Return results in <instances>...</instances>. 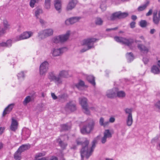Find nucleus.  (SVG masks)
Segmentation results:
<instances>
[{
    "mask_svg": "<svg viewBox=\"0 0 160 160\" xmlns=\"http://www.w3.org/2000/svg\"><path fill=\"white\" fill-rule=\"evenodd\" d=\"M98 138L99 136H98L93 140L92 142V146L90 148H88V146L89 143V141L88 140L85 141L83 143L78 140H77V143L78 145L82 144L83 146L81 150V160H83L84 158L85 157H86L87 159H88L91 155Z\"/></svg>",
    "mask_w": 160,
    "mask_h": 160,
    "instance_id": "nucleus-1",
    "label": "nucleus"
},
{
    "mask_svg": "<svg viewBox=\"0 0 160 160\" xmlns=\"http://www.w3.org/2000/svg\"><path fill=\"white\" fill-rule=\"evenodd\" d=\"M98 40L97 39L93 38H88L84 39L82 41V45L87 46L81 50V52H84L94 47V43Z\"/></svg>",
    "mask_w": 160,
    "mask_h": 160,
    "instance_id": "nucleus-2",
    "label": "nucleus"
},
{
    "mask_svg": "<svg viewBox=\"0 0 160 160\" xmlns=\"http://www.w3.org/2000/svg\"><path fill=\"white\" fill-rule=\"evenodd\" d=\"M70 32L68 31L64 35H61L53 37L52 39V41L55 43L63 42L66 41L68 39Z\"/></svg>",
    "mask_w": 160,
    "mask_h": 160,
    "instance_id": "nucleus-3",
    "label": "nucleus"
},
{
    "mask_svg": "<svg viewBox=\"0 0 160 160\" xmlns=\"http://www.w3.org/2000/svg\"><path fill=\"white\" fill-rule=\"evenodd\" d=\"M94 124L92 120L89 122L88 121L85 122L82 128L81 129V133L86 134L90 133L93 129Z\"/></svg>",
    "mask_w": 160,
    "mask_h": 160,
    "instance_id": "nucleus-4",
    "label": "nucleus"
},
{
    "mask_svg": "<svg viewBox=\"0 0 160 160\" xmlns=\"http://www.w3.org/2000/svg\"><path fill=\"white\" fill-rule=\"evenodd\" d=\"M114 39L116 42L121 43L128 47H130L134 42V40L132 38H126L116 36L114 37Z\"/></svg>",
    "mask_w": 160,
    "mask_h": 160,
    "instance_id": "nucleus-5",
    "label": "nucleus"
},
{
    "mask_svg": "<svg viewBox=\"0 0 160 160\" xmlns=\"http://www.w3.org/2000/svg\"><path fill=\"white\" fill-rule=\"evenodd\" d=\"M125 114L127 115L126 122L127 125L129 127L131 126L133 122L132 117V109L127 108L124 109Z\"/></svg>",
    "mask_w": 160,
    "mask_h": 160,
    "instance_id": "nucleus-6",
    "label": "nucleus"
},
{
    "mask_svg": "<svg viewBox=\"0 0 160 160\" xmlns=\"http://www.w3.org/2000/svg\"><path fill=\"white\" fill-rule=\"evenodd\" d=\"M79 100L84 113L87 114H90V112L88 108L87 99L84 97L80 98H79Z\"/></svg>",
    "mask_w": 160,
    "mask_h": 160,
    "instance_id": "nucleus-7",
    "label": "nucleus"
},
{
    "mask_svg": "<svg viewBox=\"0 0 160 160\" xmlns=\"http://www.w3.org/2000/svg\"><path fill=\"white\" fill-rule=\"evenodd\" d=\"M33 33V32L31 31L25 32L20 35L17 36L14 39V41H18L28 39L31 37Z\"/></svg>",
    "mask_w": 160,
    "mask_h": 160,
    "instance_id": "nucleus-8",
    "label": "nucleus"
},
{
    "mask_svg": "<svg viewBox=\"0 0 160 160\" xmlns=\"http://www.w3.org/2000/svg\"><path fill=\"white\" fill-rule=\"evenodd\" d=\"M53 31L51 28L47 29L40 31L38 33V37L41 39L52 35Z\"/></svg>",
    "mask_w": 160,
    "mask_h": 160,
    "instance_id": "nucleus-9",
    "label": "nucleus"
},
{
    "mask_svg": "<svg viewBox=\"0 0 160 160\" xmlns=\"http://www.w3.org/2000/svg\"><path fill=\"white\" fill-rule=\"evenodd\" d=\"M48 78L51 82L54 81L57 85H61V80L58 75L56 76L53 72H50L48 74Z\"/></svg>",
    "mask_w": 160,
    "mask_h": 160,
    "instance_id": "nucleus-10",
    "label": "nucleus"
},
{
    "mask_svg": "<svg viewBox=\"0 0 160 160\" xmlns=\"http://www.w3.org/2000/svg\"><path fill=\"white\" fill-rule=\"evenodd\" d=\"M49 64L47 61L42 62L40 65L39 71L41 76H43L45 75L46 73L48 70Z\"/></svg>",
    "mask_w": 160,
    "mask_h": 160,
    "instance_id": "nucleus-11",
    "label": "nucleus"
},
{
    "mask_svg": "<svg viewBox=\"0 0 160 160\" xmlns=\"http://www.w3.org/2000/svg\"><path fill=\"white\" fill-rule=\"evenodd\" d=\"M65 49L66 48L65 47L58 48H54L52 49L51 52L52 56H58L61 55Z\"/></svg>",
    "mask_w": 160,
    "mask_h": 160,
    "instance_id": "nucleus-12",
    "label": "nucleus"
},
{
    "mask_svg": "<svg viewBox=\"0 0 160 160\" xmlns=\"http://www.w3.org/2000/svg\"><path fill=\"white\" fill-rule=\"evenodd\" d=\"M112 134L109 130H105L103 132V136L101 139V142L103 144L105 143L106 142L107 139L112 138Z\"/></svg>",
    "mask_w": 160,
    "mask_h": 160,
    "instance_id": "nucleus-13",
    "label": "nucleus"
},
{
    "mask_svg": "<svg viewBox=\"0 0 160 160\" xmlns=\"http://www.w3.org/2000/svg\"><path fill=\"white\" fill-rule=\"evenodd\" d=\"M18 124L17 121L14 117L12 118L11 124L10 127V130L15 132L18 129Z\"/></svg>",
    "mask_w": 160,
    "mask_h": 160,
    "instance_id": "nucleus-14",
    "label": "nucleus"
},
{
    "mask_svg": "<svg viewBox=\"0 0 160 160\" xmlns=\"http://www.w3.org/2000/svg\"><path fill=\"white\" fill-rule=\"evenodd\" d=\"M81 18L80 17H73L66 20L65 23L67 25L72 24L78 22Z\"/></svg>",
    "mask_w": 160,
    "mask_h": 160,
    "instance_id": "nucleus-15",
    "label": "nucleus"
},
{
    "mask_svg": "<svg viewBox=\"0 0 160 160\" xmlns=\"http://www.w3.org/2000/svg\"><path fill=\"white\" fill-rule=\"evenodd\" d=\"M58 77L61 80V84L62 83V78H67L69 77L68 71L66 70H62L60 71L58 75Z\"/></svg>",
    "mask_w": 160,
    "mask_h": 160,
    "instance_id": "nucleus-16",
    "label": "nucleus"
},
{
    "mask_svg": "<svg viewBox=\"0 0 160 160\" xmlns=\"http://www.w3.org/2000/svg\"><path fill=\"white\" fill-rule=\"evenodd\" d=\"M77 0H70L67 7L68 10H71L73 9L75 7L78 3Z\"/></svg>",
    "mask_w": 160,
    "mask_h": 160,
    "instance_id": "nucleus-17",
    "label": "nucleus"
},
{
    "mask_svg": "<svg viewBox=\"0 0 160 160\" xmlns=\"http://www.w3.org/2000/svg\"><path fill=\"white\" fill-rule=\"evenodd\" d=\"M31 133L30 130L28 128H24L22 130V137L25 139H26L30 136Z\"/></svg>",
    "mask_w": 160,
    "mask_h": 160,
    "instance_id": "nucleus-18",
    "label": "nucleus"
},
{
    "mask_svg": "<svg viewBox=\"0 0 160 160\" xmlns=\"http://www.w3.org/2000/svg\"><path fill=\"white\" fill-rule=\"evenodd\" d=\"M66 108L72 111H74L76 109V105L72 101L68 103L66 106Z\"/></svg>",
    "mask_w": 160,
    "mask_h": 160,
    "instance_id": "nucleus-19",
    "label": "nucleus"
},
{
    "mask_svg": "<svg viewBox=\"0 0 160 160\" xmlns=\"http://www.w3.org/2000/svg\"><path fill=\"white\" fill-rule=\"evenodd\" d=\"M14 104H11L9 105L3 111L2 116H4L6 114L9 113L13 108Z\"/></svg>",
    "mask_w": 160,
    "mask_h": 160,
    "instance_id": "nucleus-20",
    "label": "nucleus"
},
{
    "mask_svg": "<svg viewBox=\"0 0 160 160\" xmlns=\"http://www.w3.org/2000/svg\"><path fill=\"white\" fill-rule=\"evenodd\" d=\"M106 96L109 98H112L116 97L115 89L108 90L106 93Z\"/></svg>",
    "mask_w": 160,
    "mask_h": 160,
    "instance_id": "nucleus-21",
    "label": "nucleus"
},
{
    "mask_svg": "<svg viewBox=\"0 0 160 160\" xmlns=\"http://www.w3.org/2000/svg\"><path fill=\"white\" fill-rule=\"evenodd\" d=\"M138 47L141 52L143 53H147L148 52L149 48L143 45L139 44L138 45Z\"/></svg>",
    "mask_w": 160,
    "mask_h": 160,
    "instance_id": "nucleus-22",
    "label": "nucleus"
},
{
    "mask_svg": "<svg viewBox=\"0 0 160 160\" xmlns=\"http://www.w3.org/2000/svg\"><path fill=\"white\" fill-rule=\"evenodd\" d=\"M116 92V96L120 98H123L125 96V92L122 91H118L117 88H115Z\"/></svg>",
    "mask_w": 160,
    "mask_h": 160,
    "instance_id": "nucleus-23",
    "label": "nucleus"
},
{
    "mask_svg": "<svg viewBox=\"0 0 160 160\" xmlns=\"http://www.w3.org/2000/svg\"><path fill=\"white\" fill-rule=\"evenodd\" d=\"M30 146L29 144H23L21 146L18 150L21 153L30 148Z\"/></svg>",
    "mask_w": 160,
    "mask_h": 160,
    "instance_id": "nucleus-24",
    "label": "nucleus"
},
{
    "mask_svg": "<svg viewBox=\"0 0 160 160\" xmlns=\"http://www.w3.org/2000/svg\"><path fill=\"white\" fill-rule=\"evenodd\" d=\"M85 77L86 78L88 81L93 86L95 85V78L93 76L85 75Z\"/></svg>",
    "mask_w": 160,
    "mask_h": 160,
    "instance_id": "nucleus-25",
    "label": "nucleus"
},
{
    "mask_svg": "<svg viewBox=\"0 0 160 160\" xmlns=\"http://www.w3.org/2000/svg\"><path fill=\"white\" fill-rule=\"evenodd\" d=\"M54 6L57 10H60L61 8V0H55Z\"/></svg>",
    "mask_w": 160,
    "mask_h": 160,
    "instance_id": "nucleus-26",
    "label": "nucleus"
},
{
    "mask_svg": "<svg viewBox=\"0 0 160 160\" xmlns=\"http://www.w3.org/2000/svg\"><path fill=\"white\" fill-rule=\"evenodd\" d=\"M159 19H160V18H159L158 15V14H157V12H154L153 19L154 23L156 24H158L159 21Z\"/></svg>",
    "mask_w": 160,
    "mask_h": 160,
    "instance_id": "nucleus-27",
    "label": "nucleus"
},
{
    "mask_svg": "<svg viewBox=\"0 0 160 160\" xmlns=\"http://www.w3.org/2000/svg\"><path fill=\"white\" fill-rule=\"evenodd\" d=\"M117 19H119L118 12L112 13L109 17V19L112 21H114Z\"/></svg>",
    "mask_w": 160,
    "mask_h": 160,
    "instance_id": "nucleus-28",
    "label": "nucleus"
},
{
    "mask_svg": "<svg viewBox=\"0 0 160 160\" xmlns=\"http://www.w3.org/2000/svg\"><path fill=\"white\" fill-rule=\"evenodd\" d=\"M151 72L154 74H158L160 72V70L156 65H153L151 68Z\"/></svg>",
    "mask_w": 160,
    "mask_h": 160,
    "instance_id": "nucleus-29",
    "label": "nucleus"
},
{
    "mask_svg": "<svg viewBox=\"0 0 160 160\" xmlns=\"http://www.w3.org/2000/svg\"><path fill=\"white\" fill-rule=\"evenodd\" d=\"M61 127L62 131L68 130L70 128L71 125L70 123L62 124L61 125Z\"/></svg>",
    "mask_w": 160,
    "mask_h": 160,
    "instance_id": "nucleus-30",
    "label": "nucleus"
},
{
    "mask_svg": "<svg viewBox=\"0 0 160 160\" xmlns=\"http://www.w3.org/2000/svg\"><path fill=\"white\" fill-rule=\"evenodd\" d=\"M21 152L18 150L15 153L14 155V158L16 160H20Z\"/></svg>",
    "mask_w": 160,
    "mask_h": 160,
    "instance_id": "nucleus-31",
    "label": "nucleus"
},
{
    "mask_svg": "<svg viewBox=\"0 0 160 160\" xmlns=\"http://www.w3.org/2000/svg\"><path fill=\"white\" fill-rule=\"evenodd\" d=\"M126 57L128 62H131L134 59L133 54L131 53H127L126 54Z\"/></svg>",
    "mask_w": 160,
    "mask_h": 160,
    "instance_id": "nucleus-32",
    "label": "nucleus"
},
{
    "mask_svg": "<svg viewBox=\"0 0 160 160\" xmlns=\"http://www.w3.org/2000/svg\"><path fill=\"white\" fill-rule=\"evenodd\" d=\"M32 100V97L29 96H27L25 98L23 101V103L24 105H26L27 104L30 102Z\"/></svg>",
    "mask_w": 160,
    "mask_h": 160,
    "instance_id": "nucleus-33",
    "label": "nucleus"
},
{
    "mask_svg": "<svg viewBox=\"0 0 160 160\" xmlns=\"http://www.w3.org/2000/svg\"><path fill=\"white\" fill-rule=\"evenodd\" d=\"M85 86L84 82L82 80H80L76 84V87L78 89L80 90L81 88Z\"/></svg>",
    "mask_w": 160,
    "mask_h": 160,
    "instance_id": "nucleus-34",
    "label": "nucleus"
},
{
    "mask_svg": "<svg viewBox=\"0 0 160 160\" xmlns=\"http://www.w3.org/2000/svg\"><path fill=\"white\" fill-rule=\"evenodd\" d=\"M119 19L124 18L127 17L128 15V12H118Z\"/></svg>",
    "mask_w": 160,
    "mask_h": 160,
    "instance_id": "nucleus-35",
    "label": "nucleus"
},
{
    "mask_svg": "<svg viewBox=\"0 0 160 160\" xmlns=\"http://www.w3.org/2000/svg\"><path fill=\"white\" fill-rule=\"evenodd\" d=\"M103 21L100 18H96L95 23L96 25H101L102 24Z\"/></svg>",
    "mask_w": 160,
    "mask_h": 160,
    "instance_id": "nucleus-36",
    "label": "nucleus"
},
{
    "mask_svg": "<svg viewBox=\"0 0 160 160\" xmlns=\"http://www.w3.org/2000/svg\"><path fill=\"white\" fill-rule=\"evenodd\" d=\"M149 4V2H147L146 3L141 5V6L138 7V10H144L146 9V7L148 6Z\"/></svg>",
    "mask_w": 160,
    "mask_h": 160,
    "instance_id": "nucleus-37",
    "label": "nucleus"
},
{
    "mask_svg": "<svg viewBox=\"0 0 160 160\" xmlns=\"http://www.w3.org/2000/svg\"><path fill=\"white\" fill-rule=\"evenodd\" d=\"M139 25L141 27L144 28L147 26V22L145 20H142L139 22Z\"/></svg>",
    "mask_w": 160,
    "mask_h": 160,
    "instance_id": "nucleus-38",
    "label": "nucleus"
},
{
    "mask_svg": "<svg viewBox=\"0 0 160 160\" xmlns=\"http://www.w3.org/2000/svg\"><path fill=\"white\" fill-rule=\"evenodd\" d=\"M17 76L19 79H23L24 77V74L23 72H21L19 73H18Z\"/></svg>",
    "mask_w": 160,
    "mask_h": 160,
    "instance_id": "nucleus-39",
    "label": "nucleus"
},
{
    "mask_svg": "<svg viewBox=\"0 0 160 160\" xmlns=\"http://www.w3.org/2000/svg\"><path fill=\"white\" fill-rule=\"evenodd\" d=\"M5 43H6V47H9L11 46L12 42L11 40L9 39Z\"/></svg>",
    "mask_w": 160,
    "mask_h": 160,
    "instance_id": "nucleus-40",
    "label": "nucleus"
},
{
    "mask_svg": "<svg viewBox=\"0 0 160 160\" xmlns=\"http://www.w3.org/2000/svg\"><path fill=\"white\" fill-rule=\"evenodd\" d=\"M50 7V2L45 1V7L46 9H49Z\"/></svg>",
    "mask_w": 160,
    "mask_h": 160,
    "instance_id": "nucleus-41",
    "label": "nucleus"
},
{
    "mask_svg": "<svg viewBox=\"0 0 160 160\" xmlns=\"http://www.w3.org/2000/svg\"><path fill=\"white\" fill-rule=\"evenodd\" d=\"M39 0H31L30 2V6L32 8L34 7L35 3Z\"/></svg>",
    "mask_w": 160,
    "mask_h": 160,
    "instance_id": "nucleus-42",
    "label": "nucleus"
},
{
    "mask_svg": "<svg viewBox=\"0 0 160 160\" xmlns=\"http://www.w3.org/2000/svg\"><path fill=\"white\" fill-rule=\"evenodd\" d=\"M159 137L158 136H156L155 137L153 138L151 141V142L152 143L157 142L158 140Z\"/></svg>",
    "mask_w": 160,
    "mask_h": 160,
    "instance_id": "nucleus-43",
    "label": "nucleus"
},
{
    "mask_svg": "<svg viewBox=\"0 0 160 160\" xmlns=\"http://www.w3.org/2000/svg\"><path fill=\"white\" fill-rule=\"evenodd\" d=\"M42 13V11H36L35 14L36 17L38 18L40 14Z\"/></svg>",
    "mask_w": 160,
    "mask_h": 160,
    "instance_id": "nucleus-44",
    "label": "nucleus"
},
{
    "mask_svg": "<svg viewBox=\"0 0 160 160\" xmlns=\"http://www.w3.org/2000/svg\"><path fill=\"white\" fill-rule=\"evenodd\" d=\"M59 144L61 147L63 149L67 145L66 143H63L62 141H60L59 142Z\"/></svg>",
    "mask_w": 160,
    "mask_h": 160,
    "instance_id": "nucleus-45",
    "label": "nucleus"
},
{
    "mask_svg": "<svg viewBox=\"0 0 160 160\" xmlns=\"http://www.w3.org/2000/svg\"><path fill=\"white\" fill-rule=\"evenodd\" d=\"M44 155H45L44 153H37V154H36V155L35 156V158H36V159H38L37 158H38L43 156Z\"/></svg>",
    "mask_w": 160,
    "mask_h": 160,
    "instance_id": "nucleus-46",
    "label": "nucleus"
},
{
    "mask_svg": "<svg viewBox=\"0 0 160 160\" xmlns=\"http://www.w3.org/2000/svg\"><path fill=\"white\" fill-rule=\"evenodd\" d=\"M136 23L135 22L133 21L131 22L130 24V28H133L135 27Z\"/></svg>",
    "mask_w": 160,
    "mask_h": 160,
    "instance_id": "nucleus-47",
    "label": "nucleus"
},
{
    "mask_svg": "<svg viewBox=\"0 0 160 160\" xmlns=\"http://www.w3.org/2000/svg\"><path fill=\"white\" fill-rule=\"evenodd\" d=\"M104 123V118H102L101 117L99 120V123L100 125L102 126L103 125V123Z\"/></svg>",
    "mask_w": 160,
    "mask_h": 160,
    "instance_id": "nucleus-48",
    "label": "nucleus"
},
{
    "mask_svg": "<svg viewBox=\"0 0 160 160\" xmlns=\"http://www.w3.org/2000/svg\"><path fill=\"white\" fill-rule=\"evenodd\" d=\"M156 106L158 108L160 109V101H158L155 104Z\"/></svg>",
    "mask_w": 160,
    "mask_h": 160,
    "instance_id": "nucleus-49",
    "label": "nucleus"
},
{
    "mask_svg": "<svg viewBox=\"0 0 160 160\" xmlns=\"http://www.w3.org/2000/svg\"><path fill=\"white\" fill-rule=\"evenodd\" d=\"M115 120V119L113 117H111L109 119V122L112 123Z\"/></svg>",
    "mask_w": 160,
    "mask_h": 160,
    "instance_id": "nucleus-50",
    "label": "nucleus"
},
{
    "mask_svg": "<svg viewBox=\"0 0 160 160\" xmlns=\"http://www.w3.org/2000/svg\"><path fill=\"white\" fill-rule=\"evenodd\" d=\"M118 28V27H116L115 28H108L106 29V31H109L111 30H116Z\"/></svg>",
    "mask_w": 160,
    "mask_h": 160,
    "instance_id": "nucleus-51",
    "label": "nucleus"
},
{
    "mask_svg": "<svg viewBox=\"0 0 160 160\" xmlns=\"http://www.w3.org/2000/svg\"><path fill=\"white\" fill-rule=\"evenodd\" d=\"M143 61L145 64H147L148 61V59L147 58H143Z\"/></svg>",
    "mask_w": 160,
    "mask_h": 160,
    "instance_id": "nucleus-52",
    "label": "nucleus"
},
{
    "mask_svg": "<svg viewBox=\"0 0 160 160\" xmlns=\"http://www.w3.org/2000/svg\"><path fill=\"white\" fill-rule=\"evenodd\" d=\"M51 96L53 99L55 100L57 98V97L55 95L54 93H51Z\"/></svg>",
    "mask_w": 160,
    "mask_h": 160,
    "instance_id": "nucleus-53",
    "label": "nucleus"
},
{
    "mask_svg": "<svg viewBox=\"0 0 160 160\" xmlns=\"http://www.w3.org/2000/svg\"><path fill=\"white\" fill-rule=\"evenodd\" d=\"M6 43L5 42H2L0 43V47H6Z\"/></svg>",
    "mask_w": 160,
    "mask_h": 160,
    "instance_id": "nucleus-54",
    "label": "nucleus"
},
{
    "mask_svg": "<svg viewBox=\"0 0 160 160\" xmlns=\"http://www.w3.org/2000/svg\"><path fill=\"white\" fill-rule=\"evenodd\" d=\"M4 128L0 127V135L2 134L4 130Z\"/></svg>",
    "mask_w": 160,
    "mask_h": 160,
    "instance_id": "nucleus-55",
    "label": "nucleus"
},
{
    "mask_svg": "<svg viewBox=\"0 0 160 160\" xmlns=\"http://www.w3.org/2000/svg\"><path fill=\"white\" fill-rule=\"evenodd\" d=\"M109 122L108 121H106L104 122V123L103 124V125L102 126H103L104 127H105L107 126L108 124H109Z\"/></svg>",
    "mask_w": 160,
    "mask_h": 160,
    "instance_id": "nucleus-56",
    "label": "nucleus"
},
{
    "mask_svg": "<svg viewBox=\"0 0 160 160\" xmlns=\"http://www.w3.org/2000/svg\"><path fill=\"white\" fill-rule=\"evenodd\" d=\"M50 160H58V158L55 156H52V157Z\"/></svg>",
    "mask_w": 160,
    "mask_h": 160,
    "instance_id": "nucleus-57",
    "label": "nucleus"
},
{
    "mask_svg": "<svg viewBox=\"0 0 160 160\" xmlns=\"http://www.w3.org/2000/svg\"><path fill=\"white\" fill-rule=\"evenodd\" d=\"M131 18L133 20H136L137 18V17L135 15H132L131 17Z\"/></svg>",
    "mask_w": 160,
    "mask_h": 160,
    "instance_id": "nucleus-58",
    "label": "nucleus"
},
{
    "mask_svg": "<svg viewBox=\"0 0 160 160\" xmlns=\"http://www.w3.org/2000/svg\"><path fill=\"white\" fill-rule=\"evenodd\" d=\"M34 160H48V158H42L38 159H35Z\"/></svg>",
    "mask_w": 160,
    "mask_h": 160,
    "instance_id": "nucleus-59",
    "label": "nucleus"
},
{
    "mask_svg": "<svg viewBox=\"0 0 160 160\" xmlns=\"http://www.w3.org/2000/svg\"><path fill=\"white\" fill-rule=\"evenodd\" d=\"M152 11H149V12L147 13L146 15L147 16H148L151 15L152 13Z\"/></svg>",
    "mask_w": 160,
    "mask_h": 160,
    "instance_id": "nucleus-60",
    "label": "nucleus"
},
{
    "mask_svg": "<svg viewBox=\"0 0 160 160\" xmlns=\"http://www.w3.org/2000/svg\"><path fill=\"white\" fill-rule=\"evenodd\" d=\"M155 30L154 29H151L150 31V33L151 34H152L154 33L155 31Z\"/></svg>",
    "mask_w": 160,
    "mask_h": 160,
    "instance_id": "nucleus-61",
    "label": "nucleus"
},
{
    "mask_svg": "<svg viewBox=\"0 0 160 160\" xmlns=\"http://www.w3.org/2000/svg\"><path fill=\"white\" fill-rule=\"evenodd\" d=\"M3 146V144L2 142H0V150L2 148Z\"/></svg>",
    "mask_w": 160,
    "mask_h": 160,
    "instance_id": "nucleus-62",
    "label": "nucleus"
},
{
    "mask_svg": "<svg viewBox=\"0 0 160 160\" xmlns=\"http://www.w3.org/2000/svg\"><path fill=\"white\" fill-rule=\"evenodd\" d=\"M39 22H40V23L42 24H44V21L43 20L41 19H39Z\"/></svg>",
    "mask_w": 160,
    "mask_h": 160,
    "instance_id": "nucleus-63",
    "label": "nucleus"
},
{
    "mask_svg": "<svg viewBox=\"0 0 160 160\" xmlns=\"http://www.w3.org/2000/svg\"><path fill=\"white\" fill-rule=\"evenodd\" d=\"M157 64L160 68V60L158 61Z\"/></svg>",
    "mask_w": 160,
    "mask_h": 160,
    "instance_id": "nucleus-64",
    "label": "nucleus"
}]
</instances>
